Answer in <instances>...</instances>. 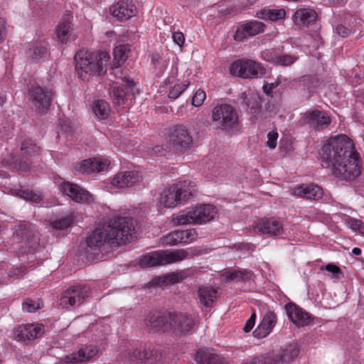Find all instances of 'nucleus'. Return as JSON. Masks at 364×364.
Segmentation results:
<instances>
[{"instance_id": "nucleus-10", "label": "nucleus", "mask_w": 364, "mask_h": 364, "mask_svg": "<svg viewBox=\"0 0 364 364\" xmlns=\"http://www.w3.org/2000/svg\"><path fill=\"white\" fill-rule=\"evenodd\" d=\"M212 119L215 126L223 130L235 127L239 123L237 112L233 107L228 104L215 107L212 112Z\"/></svg>"}, {"instance_id": "nucleus-60", "label": "nucleus", "mask_w": 364, "mask_h": 364, "mask_svg": "<svg viewBox=\"0 0 364 364\" xmlns=\"http://www.w3.org/2000/svg\"><path fill=\"white\" fill-rule=\"evenodd\" d=\"M6 37L5 21L0 17V43H2Z\"/></svg>"}, {"instance_id": "nucleus-39", "label": "nucleus", "mask_w": 364, "mask_h": 364, "mask_svg": "<svg viewBox=\"0 0 364 364\" xmlns=\"http://www.w3.org/2000/svg\"><path fill=\"white\" fill-rule=\"evenodd\" d=\"M130 50V46L129 44H123L117 46L113 52L114 60L117 61L119 64L124 62L127 59Z\"/></svg>"}, {"instance_id": "nucleus-42", "label": "nucleus", "mask_w": 364, "mask_h": 364, "mask_svg": "<svg viewBox=\"0 0 364 364\" xmlns=\"http://www.w3.org/2000/svg\"><path fill=\"white\" fill-rule=\"evenodd\" d=\"M180 230L171 232L161 238L163 245H176L181 242Z\"/></svg>"}, {"instance_id": "nucleus-21", "label": "nucleus", "mask_w": 364, "mask_h": 364, "mask_svg": "<svg viewBox=\"0 0 364 364\" xmlns=\"http://www.w3.org/2000/svg\"><path fill=\"white\" fill-rule=\"evenodd\" d=\"M265 25L257 21L246 22L237 28L234 38L242 41L247 36H254L264 31Z\"/></svg>"}, {"instance_id": "nucleus-31", "label": "nucleus", "mask_w": 364, "mask_h": 364, "mask_svg": "<svg viewBox=\"0 0 364 364\" xmlns=\"http://www.w3.org/2000/svg\"><path fill=\"white\" fill-rule=\"evenodd\" d=\"M122 84L121 86H114L111 92L112 97L115 104L121 105L124 102L128 90H132L134 83L132 80L122 78Z\"/></svg>"}, {"instance_id": "nucleus-57", "label": "nucleus", "mask_w": 364, "mask_h": 364, "mask_svg": "<svg viewBox=\"0 0 364 364\" xmlns=\"http://www.w3.org/2000/svg\"><path fill=\"white\" fill-rule=\"evenodd\" d=\"M172 39L173 42L179 46L180 47H182L184 41H185V37L183 33L180 31H175L172 33Z\"/></svg>"}, {"instance_id": "nucleus-40", "label": "nucleus", "mask_w": 364, "mask_h": 364, "mask_svg": "<svg viewBox=\"0 0 364 364\" xmlns=\"http://www.w3.org/2000/svg\"><path fill=\"white\" fill-rule=\"evenodd\" d=\"M15 193L26 200H29L33 203H39L42 200V196L41 194L34 193L32 191L23 190L20 188L16 189L15 191Z\"/></svg>"}, {"instance_id": "nucleus-14", "label": "nucleus", "mask_w": 364, "mask_h": 364, "mask_svg": "<svg viewBox=\"0 0 364 364\" xmlns=\"http://www.w3.org/2000/svg\"><path fill=\"white\" fill-rule=\"evenodd\" d=\"M53 94L50 90L39 85H32L28 90V99L36 109L41 112H46L51 105Z\"/></svg>"}, {"instance_id": "nucleus-58", "label": "nucleus", "mask_w": 364, "mask_h": 364, "mask_svg": "<svg viewBox=\"0 0 364 364\" xmlns=\"http://www.w3.org/2000/svg\"><path fill=\"white\" fill-rule=\"evenodd\" d=\"M165 146H166V144H165ZM169 151L168 149L165 147L161 146H156L152 148L151 151V156H166V153Z\"/></svg>"}, {"instance_id": "nucleus-48", "label": "nucleus", "mask_w": 364, "mask_h": 364, "mask_svg": "<svg viewBox=\"0 0 364 364\" xmlns=\"http://www.w3.org/2000/svg\"><path fill=\"white\" fill-rule=\"evenodd\" d=\"M297 60V57L292 55H280L275 58V62L277 65L282 66H289L292 65Z\"/></svg>"}, {"instance_id": "nucleus-23", "label": "nucleus", "mask_w": 364, "mask_h": 364, "mask_svg": "<svg viewBox=\"0 0 364 364\" xmlns=\"http://www.w3.org/2000/svg\"><path fill=\"white\" fill-rule=\"evenodd\" d=\"M285 310L289 318L296 326H304L311 323L309 314L297 305L289 302L285 305Z\"/></svg>"}, {"instance_id": "nucleus-56", "label": "nucleus", "mask_w": 364, "mask_h": 364, "mask_svg": "<svg viewBox=\"0 0 364 364\" xmlns=\"http://www.w3.org/2000/svg\"><path fill=\"white\" fill-rule=\"evenodd\" d=\"M279 83H280L279 81H277V82H272V83H267V82L264 83L262 87L264 92L266 95H267L268 96L272 97L273 96L272 90L274 89H275L276 87H277L279 86Z\"/></svg>"}, {"instance_id": "nucleus-45", "label": "nucleus", "mask_w": 364, "mask_h": 364, "mask_svg": "<svg viewBox=\"0 0 364 364\" xmlns=\"http://www.w3.org/2000/svg\"><path fill=\"white\" fill-rule=\"evenodd\" d=\"M189 85L190 82L188 81H184L180 84L175 85L169 91L168 97L173 100L178 98Z\"/></svg>"}, {"instance_id": "nucleus-18", "label": "nucleus", "mask_w": 364, "mask_h": 364, "mask_svg": "<svg viewBox=\"0 0 364 364\" xmlns=\"http://www.w3.org/2000/svg\"><path fill=\"white\" fill-rule=\"evenodd\" d=\"M168 318L169 313L164 314L159 312H149L144 318V325L149 332L161 330L168 333L170 331Z\"/></svg>"}, {"instance_id": "nucleus-5", "label": "nucleus", "mask_w": 364, "mask_h": 364, "mask_svg": "<svg viewBox=\"0 0 364 364\" xmlns=\"http://www.w3.org/2000/svg\"><path fill=\"white\" fill-rule=\"evenodd\" d=\"M216 213V208L210 204L198 205L180 211L173 220L178 225L203 224L213 220Z\"/></svg>"}, {"instance_id": "nucleus-44", "label": "nucleus", "mask_w": 364, "mask_h": 364, "mask_svg": "<svg viewBox=\"0 0 364 364\" xmlns=\"http://www.w3.org/2000/svg\"><path fill=\"white\" fill-rule=\"evenodd\" d=\"M181 243H191L196 240L198 233L195 229L180 230Z\"/></svg>"}, {"instance_id": "nucleus-62", "label": "nucleus", "mask_w": 364, "mask_h": 364, "mask_svg": "<svg viewBox=\"0 0 364 364\" xmlns=\"http://www.w3.org/2000/svg\"><path fill=\"white\" fill-rule=\"evenodd\" d=\"M160 59H161V57L157 53H154L151 55V62H152V63H154L155 65L159 62Z\"/></svg>"}, {"instance_id": "nucleus-4", "label": "nucleus", "mask_w": 364, "mask_h": 364, "mask_svg": "<svg viewBox=\"0 0 364 364\" xmlns=\"http://www.w3.org/2000/svg\"><path fill=\"white\" fill-rule=\"evenodd\" d=\"M196 191L195 183L190 181H180L164 188L159 201L166 208H175L188 201L196 194Z\"/></svg>"}, {"instance_id": "nucleus-47", "label": "nucleus", "mask_w": 364, "mask_h": 364, "mask_svg": "<svg viewBox=\"0 0 364 364\" xmlns=\"http://www.w3.org/2000/svg\"><path fill=\"white\" fill-rule=\"evenodd\" d=\"M92 161V168L94 172H101L106 169L109 162L107 159H100V158H92L90 159Z\"/></svg>"}, {"instance_id": "nucleus-25", "label": "nucleus", "mask_w": 364, "mask_h": 364, "mask_svg": "<svg viewBox=\"0 0 364 364\" xmlns=\"http://www.w3.org/2000/svg\"><path fill=\"white\" fill-rule=\"evenodd\" d=\"M291 194L309 200H318L322 198L323 191L320 186L309 183L294 188L291 190Z\"/></svg>"}, {"instance_id": "nucleus-1", "label": "nucleus", "mask_w": 364, "mask_h": 364, "mask_svg": "<svg viewBox=\"0 0 364 364\" xmlns=\"http://www.w3.org/2000/svg\"><path fill=\"white\" fill-rule=\"evenodd\" d=\"M319 154L322 166L337 178L352 180L360 174L358 154L353 141L346 135L330 137Z\"/></svg>"}, {"instance_id": "nucleus-24", "label": "nucleus", "mask_w": 364, "mask_h": 364, "mask_svg": "<svg viewBox=\"0 0 364 364\" xmlns=\"http://www.w3.org/2000/svg\"><path fill=\"white\" fill-rule=\"evenodd\" d=\"M112 15L119 21H126L134 16L136 8L130 0H119L111 8Z\"/></svg>"}, {"instance_id": "nucleus-35", "label": "nucleus", "mask_w": 364, "mask_h": 364, "mask_svg": "<svg viewBox=\"0 0 364 364\" xmlns=\"http://www.w3.org/2000/svg\"><path fill=\"white\" fill-rule=\"evenodd\" d=\"M285 15L286 12L283 9H263L257 13V18L271 21H277L283 19Z\"/></svg>"}, {"instance_id": "nucleus-8", "label": "nucleus", "mask_w": 364, "mask_h": 364, "mask_svg": "<svg viewBox=\"0 0 364 364\" xmlns=\"http://www.w3.org/2000/svg\"><path fill=\"white\" fill-rule=\"evenodd\" d=\"M230 73L233 76L244 79L261 77L266 71L261 63L250 59H240L233 62L230 67Z\"/></svg>"}, {"instance_id": "nucleus-27", "label": "nucleus", "mask_w": 364, "mask_h": 364, "mask_svg": "<svg viewBox=\"0 0 364 364\" xmlns=\"http://www.w3.org/2000/svg\"><path fill=\"white\" fill-rule=\"evenodd\" d=\"M299 349L294 343H289L277 353H272L274 364H289L299 355Z\"/></svg>"}, {"instance_id": "nucleus-16", "label": "nucleus", "mask_w": 364, "mask_h": 364, "mask_svg": "<svg viewBox=\"0 0 364 364\" xmlns=\"http://www.w3.org/2000/svg\"><path fill=\"white\" fill-rule=\"evenodd\" d=\"M59 188L63 194L77 203H91L94 201V196L77 184L64 181L60 184Z\"/></svg>"}, {"instance_id": "nucleus-22", "label": "nucleus", "mask_w": 364, "mask_h": 364, "mask_svg": "<svg viewBox=\"0 0 364 364\" xmlns=\"http://www.w3.org/2000/svg\"><path fill=\"white\" fill-rule=\"evenodd\" d=\"M43 330V326L41 324L21 325L14 331V337L18 341L35 339L41 336Z\"/></svg>"}, {"instance_id": "nucleus-20", "label": "nucleus", "mask_w": 364, "mask_h": 364, "mask_svg": "<svg viewBox=\"0 0 364 364\" xmlns=\"http://www.w3.org/2000/svg\"><path fill=\"white\" fill-rule=\"evenodd\" d=\"M98 353L95 346H83L77 352L65 355L60 359L63 364H74L90 360Z\"/></svg>"}, {"instance_id": "nucleus-38", "label": "nucleus", "mask_w": 364, "mask_h": 364, "mask_svg": "<svg viewBox=\"0 0 364 364\" xmlns=\"http://www.w3.org/2000/svg\"><path fill=\"white\" fill-rule=\"evenodd\" d=\"M188 277L187 273L185 271H180L176 272H172L164 276L163 278H159L160 282L166 284H176L182 282Z\"/></svg>"}, {"instance_id": "nucleus-2", "label": "nucleus", "mask_w": 364, "mask_h": 364, "mask_svg": "<svg viewBox=\"0 0 364 364\" xmlns=\"http://www.w3.org/2000/svg\"><path fill=\"white\" fill-rule=\"evenodd\" d=\"M135 230V220L132 218L119 217L100 225L87 238V246L100 250L105 244H124L132 238Z\"/></svg>"}, {"instance_id": "nucleus-41", "label": "nucleus", "mask_w": 364, "mask_h": 364, "mask_svg": "<svg viewBox=\"0 0 364 364\" xmlns=\"http://www.w3.org/2000/svg\"><path fill=\"white\" fill-rule=\"evenodd\" d=\"M299 82L307 89L309 93L314 92L318 85V79L315 75H304L299 78Z\"/></svg>"}, {"instance_id": "nucleus-63", "label": "nucleus", "mask_w": 364, "mask_h": 364, "mask_svg": "<svg viewBox=\"0 0 364 364\" xmlns=\"http://www.w3.org/2000/svg\"><path fill=\"white\" fill-rule=\"evenodd\" d=\"M352 252L355 255H360L361 254V250L358 247H354L352 250Z\"/></svg>"}, {"instance_id": "nucleus-13", "label": "nucleus", "mask_w": 364, "mask_h": 364, "mask_svg": "<svg viewBox=\"0 0 364 364\" xmlns=\"http://www.w3.org/2000/svg\"><path fill=\"white\" fill-rule=\"evenodd\" d=\"M90 288L85 285L70 287L62 294L60 305L63 308L69 309L75 304L80 305L90 296Z\"/></svg>"}, {"instance_id": "nucleus-37", "label": "nucleus", "mask_w": 364, "mask_h": 364, "mask_svg": "<svg viewBox=\"0 0 364 364\" xmlns=\"http://www.w3.org/2000/svg\"><path fill=\"white\" fill-rule=\"evenodd\" d=\"M223 277L227 281L237 279L238 281L245 282L251 279L252 272L247 269L228 271L223 274Z\"/></svg>"}, {"instance_id": "nucleus-15", "label": "nucleus", "mask_w": 364, "mask_h": 364, "mask_svg": "<svg viewBox=\"0 0 364 364\" xmlns=\"http://www.w3.org/2000/svg\"><path fill=\"white\" fill-rule=\"evenodd\" d=\"M253 228L255 232L269 237H278L284 232L282 223L274 218H262L257 220L254 223Z\"/></svg>"}, {"instance_id": "nucleus-43", "label": "nucleus", "mask_w": 364, "mask_h": 364, "mask_svg": "<svg viewBox=\"0 0 364 364\" xmlns=\"http://www.w3.org/2000/svg\"><path fill=\"white\" fill-rule=\"evenodd\" d=\"M21 150L23 154L28 156L35 155L38 153L39 147L31 140L23 141L21 144Z\"/></svg>"}, {"instance_id": "nucleus-19", "label": "nucleus", "mask_w": 364, "mask_h": 364, "mask_svg": "<svg viewBox=\"0 0 364 364\" xmlns=\"http://www.w3.org/2000/svg\"><path fill=\"white\" fill-rule=\"evenodd\" d=\"M168 321L170 323V331L168 333L176 336L188 332L193 326V320L182 314L169 312Z\"/></svg>"}, {"instance_id": "nucleus-7", "label": "nucleus", "mask_w": 364, "mask_h": 364, "mask_svg": "<svg viewBox=\"0 0 364 364\" xmlns=\"http://www.w3.org/2000/svg\"><path fill=\"white\" fill-rule=\"evenodd\" d=\"M188 252L182 249L173 251L160 250L144 255L139 260V265L141 267H154L164 265L173 262H181L186 259Z\"/></svg>"}, {"instance_id": "nucleus-26", "label": "nucleus", "mask_w": 364, "mask_h": 364, "mask_svg": "<svg viewBox=\"0 0 364 364\" xmlns=\"http://www.w3.org/2000/svg\"><path fill=\"white\" fill-rule=\"evenodd\" d=\"M140 179L139 173L136 171H127L118 173L112 180L114 187L122 188L135 185Z\"/></svg>"}, {"instance_id": "nucleus-36", "label": "nucleus", "mask_w": 364, "mask_h": 364, "mask_svg": "<svg viewBox=\"0 0 364 364\" xmlns=\"http://www.w3.org/2000/svg\"><path fill=\"white\" fill-rule=\"evenodd\" d=\"M92 110L100 119H107L110 113L109 104L102 100H95L93 102Z\"/></svg>"}, {"instance_id": "nucleus-6", "label": "nucleus", "mask_w": 364, "mask_h": 364, "mask_svg": "<svg viewBox=\"0 0 364 364\" xmlns=\"http://www.w3.org/2000/svg\"><path fill=\"white\" fill-rule=\"evenodd\" d=\"M166 148L169 151L183 153L193 146V136L183 124H176L168 129L166 137Z\"/></svg>"}, {"instance_id": "nucleus-54", "label": "nucleus", "mask_w": 364, "mask_h": 364, "mask_svg": "<svg viewBox=\"0 0 364 364\" xmlns=\"http://www.w3.org/2000/svg\"><path fill=\"white\" fill-rule=\"evenodd\" d=\"M336 33L342 38H347L351 33L350 30L342 24H338L335 28Z\"/></svg>"}, {"instance_id": "nucleus-12", "label": "nucleus", "mask_w": 364, "mask_h": 364, "mask_svg": "<svg viewBox=\"0 0 364 364\" xmlns=\"http://www.w3.org/2000/svg\"><path fill=\"white\" fill-rule=\"evenodd\" d=\"M14 236L20 242H25L29 252L35 251L39 245L37 228L28 221L21 222L15 225Z\"/></svg>"}, {"instance_id": "nucleus-11", "label": "nucleus", "mask_w": 364, "mask_h": 364, "mask_svg": "<svg viewBox=\"0 0 364 364\" xmlns=\"http://www.w3.org/2000/svg\"><path fill=\"white\" fill-rule=\"evenodd\" d=\"M241 104L249 109L251 121L254 123L259 122L267 117L266 110L262 107L261 96L255 92H243L240 95ZM270 103L265 105V109L270 107Z\"/></svg>"}, {"instance_id": "nucleus-29", "label": "nucleus", "mask_w": 364, "mask_h": 364, "mask_svg": "<svg viewBox=\"0 0 364 364\" xmlns=\"http://www.w3.org/2000/svg\"><path fill=\"white\" fill-rule=\"evenodd\" d=\"M26 55L28 58L33 63L44 61L48 56L47 44L42 42L29 44Z\"/></svg>"}, {"instance_id": "nucleus-49", "label": "nucleus", "mask_w": 364, "mask_h": 364, "mask_svg": "<svg viewBox=\"0 0 364 364\" xmlns=\"http://www.w3.org/2000/svg\"><path fill=\"white\" fill-rule=\"evenodd\" d=\"M72 219L69 217L56 220L52 223V227L56 230H64L70 226Z\"/></svg>"}, {"instance_id": "nucleus-52", "label": "nucleus", "mask_w": 364, "mask_h": 364, "mask_svg": "<svg viewBox=\"0 0 364 364\" xmlns=\"http://www.w3.org/2000/svg\"><path fill=\"white\" fill-rule=\"evenodd\" d=\"M76 168L78 171L87 174L93 173L94 170L92 168V161L90 159L82 161Z\"/></svg>"}, {"instance_id": "nucleus-64", "label": "nucleus", "mask_w": 364, "mask_h": 364, "mask_svg": "<svg viewBox=\"0 0 364 364\" xmlns=\"http://www.w3.org/2000/svg\"><path fill=\"white\" fill-rule=\"evenodd\" d=\"M359 232L364 236V223H363L362 226L360 227V229L359 230Z\"/></svg>"}, {"instance_id": "nucleus-32", "label": "nucleus", "mask_w": 364, "mask_h": 364, "mask_svg": "<svg viewBox=\"0 0 364 364\" xmlns=\"http://www.w3.org/2000/svg\"><path fill=\"white\" fill-rule=\"evenodd\" d=\"M317 14L311 9L303 8L298 9L294 14L295 24L298 26H309L316 21Z\"/></svg>"}, {"instance_id": "nucleus-28", "label": "nucleus", "mask_w": 364, "mask_h": 364, "mask_svg": "<svg viewBox=\"0 0 364 364\" xmlns=\"http://www.w3.org/2000/svg\"><path fill=\"white\" fill-rule=\"evenodd\" d=\"M277 323V316L272 311H268L264 316L261 323L253 331V335L257 338H262L270 333Z\"/></svg>"}, {"instance_id": "nucleus-53", "label": "nucleus", "mask_w": 364, "mask_h": 364, "mask_svg": "<svg viewBox=\"0 0 364 364\" xmlns=\"http://www.w3.org/2000/svg\"><path fill=\"white\" fill-rule=\"evenodd\" d=\"M278 138L277 132L271 131L267 134V146L270 149H274L277 146V139Z\"/></svg>"}, {"instance_id": "nucleus-3", "label": "nucleus", "mask_w": 364, "mask_h": 364, "mask_svg": "<svg viewBox=\"0 0 364 364\" xmlns=\"http://www.w3.org/2000/svg\"><path fill=\"white\" fill-rule=\"evenodd\" d=\"M109 55L106 52L92 53L80 50L75 55V68L84 81L92 76H100L106 73Z\"/></svg>"}, {"instance_id": "nucleus-61", "label": "nucleus", "mask_w": 364, "mask_h": 364, "mask_svg": "<svg viewBox=\"0 0 364 364\" xmlns=\"http://www.w3.org/2000/svg\"><path fill=\"white\" fill-rule=\"evenodd\" d=\"M325 269L326 271H328L329 272H332L333 274H338V273L341 272V269L338 266L333 264H328L325 267Z\"/></svg>"}, {"instance_id": "nucleus-59", "label": "nucleus", "mask_w": 364, "mask_h": 364, "mask_svg": "<svg viewBox=\"0 0 364 364\" xmlns=\"http://www.w3.org/2000/svg\"><path fill=\"white\" fill-rule=\"evenodd\" d=\"M256 315L253 313L251 316L247 319L246 323L243 328L245 332H250L255 326Z\"/></svg>"}, {"instance_id": "nucleus-9", "label": "nucleus", "mask_w": 364, "mask_h": 364, "mask_svg": "<svg viewBox=\"0 0 364 364\" xmlns=\"http://www.w3.org/2000/svg\"><path fill=\"white\" fill-rule=\"evenodd\" d=\"M123 358L132 361L134 359L145 364H163L165 356L161 350L156 346L139 348L134 350H127L122 354Z\"/></svg>"}, {"instance_id": "nucleus-50", "label": "nucleus", "mask_w": 364, "mask_h": 364, "mask_svg": "<svg viewBox=\"0 0 364 364\" xmlns=\"http://www.w3.org/2000/svg\"><path fill=\"white\" fill-rule=\"evenodd\" d=\"M272 353H269L252 359L251 364H274Z\"/></svg>"}, {"instance_id": "nucleus-34", "label": "nucleus", "mask_w": 364, "mask_h": 364, "mask_svg": "<svg viewBox=\"0 0 364 364\" xmlns=\"http://www.w3.org/2000/svg\"><path fill=\"white\" fill-rule=\"evenodd\" d=\"M71 18L72 16L70 14H66L63 21L58 25L56 30L58 39L63 43L74 39L73 29L70 26Z\"/></svg>"}, {"instance_id": "nucleus-17", "label": "nucleus", "mask_w": 364, "mask_h": 364, "mask_svg": "<svg viewBox=\"0 0 364 364\" xmlns=\"http://www.w3.org/2000/svg\"><path fill=\"white\" fill-rule=\"evenodd\" d=\"M302 119L305 124L318 131L326 129L331 123L330 116L319 109L306 111L304 114Z\"/></svg>"}, {"instance_id": "nucleus-51", "label": "nucleus", "mask_w": 364, "mask_h": 364, "mask_svg": "<svg viewBox=\"0 0 364 364\" xmlns=\"http://www.w3.org/2000/svg\"><path fill=\"white\" fill-rule=\"evenodd\" d=\"M205 97V92L203 90L198 89L192 97V105L196 107L202 105Z\"/></svg>"}, {"instance_id": "nucleus-55", "label": "nucleus", "mask_w": 364, "mask_h": 364, "mask_svg": "<svg viewBox=\"0 0 364 364\" xmlns=\"http://www.w3.org/2000/svg\"><path fill=\"white\" fill-rule=\"evenodd\" d=\"M363 223V222L361 220H356L355 218H348L346 220L347 225L355 231L358 230L359 232Z\"/></svg>"}, {"instance_id": "nucleus-33", "label": "nucleus", "mask_w": 364, "mask_h": 364, "mask_svg": "<svg viewBox=\"0 0 364 364\" xmlns=\"http://www.w3.org/2000/svg\"><path fill=\"white\" fill-rule=\"evenodd\" d=\"M200 303L206 308L212 307L216 298L217 289L210 286H201L197 291Z\"/></svg>"}, {"instance_id": "nucleus-46", "label": "nucleus", "mask_w": 364, "mask_h": 364, "mask_svg": "<svg viewBox=\"0 0 364 364\" xmlns=\"http://www.w3.org/2000/svg\"><path fill=\"white\" fill-rule=\"evenodd\" d=\"M43 307V303L40 301H36L31 299H26L22 304L23 310L28 313H33Z\"/></svg>"}, {"instance_id": "nucleus-30", "label": "nucleus", "mask_w": 364, "mask_h": 364, "mask_svg": "<svg viewBox=\"0 0 364 364\" xmlns=\"http://www.w3.org/2000/svg\"><path fill=\"white\" fill-rule=\"evenodd\" d=\"M195 359L199 364H224L223 359L213 349H199Z\"/></svg>"}]
</instances>
